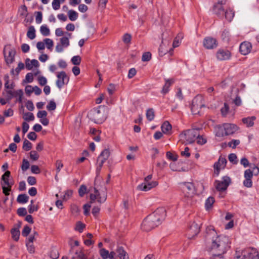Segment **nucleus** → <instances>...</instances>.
Here are the masks:
<instances>
[{
	"label": "nucleus",
	"instance_id": "0e129e2a",
	"mask_svg": "<svg viewBox=\"0 0 259 259\" xmlns=\"http://www.w3.org/2000/svg\"><path fill=\"white\" fill-rule=\"evenodd\" d=\"M44 41L47 45V47L48 49H50L53 46V41L52 39L50 38H46L44 39Z\"/></svg>",
	"mask_w": 259,
	"mask_h": 259
},
{
	"label": "nucleus",
	"instance_id": "2eb2a0df",
	"mask_svg": "<svg viewBox=\"0 0 259 259\" xmlns=\"http://www.w3.org/2000/svg\"><path fill=\"white\" fill-rule=\"evenodd\" d=\"M203 46L207 49H213L217 46V40L212 37H206L203 40Z\"/></svg>",
	"mask_w": 259,
	"mask_h": 259
},
{
	"label": "nucleus",
	"instance_id": "393cba45",
	"mask_svg": "<svg viewBox=\"0 0 259 259\" xmlns=\"http://www.w3.org/2000/svg\"><path fill=\"white\" fill-rule=\"evenodd\" d=\"M110 156V151L109 149H105L101 153L98 157V161H100L101 159L103 160H106Z\"/></svg>",
	"mask_w": 259,
	"mask_h": 259
},
{
	"label": "nucleus",
	"instance_id": "9b49d317",
	"mask_svg": "<svg viewBox=\"0 0 259 259\" xmlns=\"http://www.w3.org/2000/svg\"><path fill=\"white\" fill-rule=\"evenodd\" d=\"M231 180L229 177H224L222 181H216L215 182V188L219 191H223L227 189L229 185Z\"/></svg>",
	"mask_w": 259,
	"mask_h": 259
},
{
	"label": "nucleus",
	"instance_id": "a878e982",
	"mask_svg": "<svg viewBox=\"0 0 259 259\" xmlns=\"http://www.w3.org/2000/svg\"><path fill=\"white\" fill-rule=\"evenodd\" d=\"M12 238L16 241H18L20 236V231L18 228H14L11 230Z\"/></svg>",
	"mask_w": 259,
	"mask_h": 259
},
{
	"label": "nucleus",
	"instance_id": "2f4dec72",
	"mask_svg": "<svg viewBox=\"0 0 259 259\" xmlns=\"http://www.w3.org/2000/svg\"><path fill=\"white\" fill-rule=\"evenodd\" d=\"M69 19L72 21H75L78 18V13L74 10H69L68 12Z\"/></svg>",
	"mask_w": 259,
	"mask_h": 259
},
{
	"label": "nucleus",
	"instance_id": "bf43d9fd",
	"mask_svg": "<svg viewBox=\"0 0 259 259\" xmlns=\"http://www.w3.org/2000/svg\"><path fill=\"white\" fill-rule=\"evenodd\" d=\"M30 157L33 160H37L39 158L38 154L35 151H31L30 152Z\"/></svg>",
	"mask_w": 259,
	"mask_h": 259
},
{
	"label": "nucleus",
	"instance_id": "7ed1b4c3",
	"mask_svg": "<svg viewBox=\"0 0 259 259\" xmlns=\"http://www.w3.org/2000/svg\"><path fill=\"white\" fill-rule=\"evenodd\" d=\"M238 130V127L231 123H224L222 125L217 127L216 135L219 137H223L234 134Z\"/></svg>",
	"mask_w": 259,
	"mask_h": 259
},
{
	"label": "nucleus",
	"instance_id": "6ab92c4d",
	"mask_svg": "<svg viewBox=\"0 0 259 259\" xmlns=\"http://www.w3.org/2000/svg\"><path fill=\"white\" fill-rule=\"evenodd\" d=\"M213 12L215 14L217 15L218 16H223L225 12L223 5H221L219 4H216L213 6Z\"/></svg>",
	"mask_w": 259,
	"mask_h": 259
},
{
	"label": "nucleus",
	"instance_id": "20e7f679",
	"mask_svg": "<svg viewBox=\"0 0 259 259\" xmlns=\"http://www.w3.org/2000/svg\"><path fill=\"white\" fill-rule=\"evenodd\" d=\"M101 106H99L97 108L91 110L88 113V116L89 119L96 123H102L106 119L104 111H101Z\"/></svg>",
	"mask_w": 259,
	"mask_h": 259
},
{
	"label": "nucleus",
	"instance_id": "79ce46f5",
	"mask_svg": "<svg viewBox=\"0 0 259 259\" xmlns=\"http://www.w3.org/2000/svg\"><path fill=\"white\" fill-rule=\"evenodd\" d=\"M162 44H163V42H162ZM168 49H166L165 46H164L163 44H161L160 46V47L159 48V54L160 56H163L164 55L166 54L167 52H168Z\"/></svg>",
	"mask_w": 259,
	"mask_h": 259
},
{
	"label": "nucleus",
	"instance_id": "ddd939ff",
	"mask_svg": "<svg viewBox=\"0 0 259 259\" xmlns=\"http://www.w3.org/2000/svg\"><path fill=\"white\" fill-rule=\"evenodd\" d=\"M158 183L157 181L144 182L137 186V189L140 191H148L151 189L156 187Z\"/></svg>",
	"mask_w": 259,
	"mask_h": 259
},
{
	"label": "nucleus",
	"instance_id": "6e6d98bb",
	"mask_svg": "<svg viewBox=\"0 0 259 259\" xmlns=\"http://www.w3.org/2000/svg\"><path fill=\"white\" fill-rule=\"evenodd\" d=\"M151 58V54L150 52H145L142 55V60L143 61H148Z\"/></svg>",
	"mask_w": 259,
	"mask_h": 259
},
{
	"label": "nucleus",
	"instance_id": "680f3d73",
	"mask_svg": "<svg viewBox=\"0 0 259 259\" xmlns=\"http://www.w3.org/2000/svg\"><path fill=\"white\" fill-rule=\"evenodd\" d=\"M37 80L39 84L41 86L45 85L47 82L46 78L42 76H39Z\"/></svg>",
	"mask_w": 259,
	"mask_h": 259
},
{
	"label": "nucleus",
	"instance_id": "b1692460",
	"mask_svg": "<svg viewBox=\"0 0 259 259\" xmlns=\"http://www.w3.org/2000/svg\"><path fill=\"white\" fill-rule=\"evenodd\" d=\"M255 119V116L248 117L243 118L242 119V122L247 127L252 126L254 124V120Z\"/></svg>",
	"mask_w": 259,
	"mask_h": 259
},
{
	"label": "nucleus",
	"instance_id": "e433bc0d",
	"mask_svg": "<svg viewBox=\"0 0 259 259\" xmlns=\"http://www.w3.org/2000/svg\"><path fill=\"white\" fill-rule=\"evenodd\" d=\"M50 256L53 259L58 258L59 256V253L58 250L55 248H52L51 250Z\"/></svg>",
	"mask_w": 259,
	"mask_h": 259
},
{
	"label": "nucleus",
	"instance_id": "473e14b6",
	"mask_svg": "<svg viewBox=\"0 0 259 259\" xmlns=\"http://www.w3.org/2000/svg\"><path fill=\"white\" fill-rule=\"evenodd\" d=\"M155 117L154 112L152 108H150L147 110L146 117L149 121L152 120Z\"/></svg>",
	"mask_w": 259,
	"mask_h": 259
},
{
	"label": "nucleus",
	"instance_id": "6e6552de",
	"mask_svg": "<svg viewBox=\"0 0 259 259\" xmlns=\"http://www.w3.org/2000/svg\"><path fill=\"white\" fill-rule=\"evenodd\" d=\"M5 61L7 64L12 63L15 60L16 51L12 48L10 46L6 47L4 49Z\"/></svg>",
	"mask_w": 259,
	"mask_h": 259
},
{
	"label": "nucleus",
	"instance_id": "c9c22d12",
	"mask_svg": "<svg viewBox=\"0 0 259 259\" xmlns=\"http://www.w3.org/2000/svg\"><path fill=\"white\" fill-rule=\"evenodd\" d=\"M214 202V199L212 197H208L205 201V207L206 209H209Z\"/></svg>",
	"mask_w": 259,
	"mask_h": 259
},
{
	"label": "nucleus",
	"instance_id": "dca6fc26",
	"mask_svg": "<svg viewBox=\"0 0 259 259\" xmlns=\"http://www.w3.org/2000/svg\"><path fill=\"white\" fill-rule=\"evenodd\" d=\"M227 160L225 157H220L218 162H215L214 164V168L215 169V173L217 175H219L220 170L221 168H224L225 167Z\"/></svg>",
	"mask_w": 259,
	"mask_h": 259
},
{
	"label": "nucleus",
	"instance_id": "9d476101",
	"mask_svg": "<svg viewBox=\"0 0 259 259\" xmlns=\"http://www.w3.org/2000/svg\"><path fill=\"white\" fill-rule=\"evenodd\" d=\"M202 101V98L201 96H197L193 99L191 106V111L193 114L199 113L200 109L204 106Z\"/></svg>",
	"mask_w": 259,
	"mask_h": 259
},
{
	"label": "nucleus",
	"instance_id": "c03bdc74",
	"mask_svg": "<svg viewBox=\"0 0 259 259\" xmlns=\"http://www.w3.org/2000/svg\"><path fill=\"white\" fill-rule=\"evenodd\" d=\"M30 164L29 161L25 159H23L22 161V164L21 165V169L23 171H26L29 167Z\"/></svg>",
	"mask_w": 259,
	"mask_h": 259
},
{
	"label": "nucleus",
	"instance_id": "de8ad7c7",
	"mask_svg": "<svg viewBox=\"0 0 259 259\" xmlns=\"http://www.w3.org/2000/svg\"><path fill=\"white\" fill-rule=\"evenodd\" d=\"M60 44L64 47H67L69 45V41L68 37H63L60 39Z\"/></svg>",
	"mask_w": 259,
	"mask_h": 259
},
{
	"label": "nucleus",
	"instance_id": "774afa93",
	"mask_svg": "<svg viewBox=\"0 0 259 259\" xmlns=\"http://www.w3.org/2000/svg\"><path fill=\"white\" fill-rule=\"evenodd\" d=\"M75 254L78 259H84L87 257L85 254L81 251H76Z\"/></svg>",
	"mask_w": 259,
	"mask_h": 259
},
{
	"label": "nucleus",
	"instance_id": "a18cd8bd",
	"mask_svg": "<svg viewBox=\"0 0 259 259\" xmlns=\"http://www.w3.org/2000/svg\"><path fill=\"white\" fill-rule=\"evenodd\" d=\"M56 108V103L54 101H50L47 106V109L49 111L55 110Z\"/></svg>",
	"mask_w": 259,
	"mask_h": 259
},
{
	"label": "nucleus",
	"instance_id": "4be33fe9",
	"mask_svg": "<svg viewBox=\"0 0 259 259\" xmlns=\"http://www.w3.org/2000/svg\"><path fill=\"white\" fill-rule=\"evenodd\" d=\"M161 128L163 133L167 135L170 134L172 126L168 121H164L162 124Z\"/></svg>",
	"mask_w": 259,
	"mask_h": 259
},
{
	"label": "nucleus",
	"instance_id": "39448f33",
	"mask_svg": "<svg viewBox=\"0 0 259 259\" xmlns=\"http://www.w3.org/2000/svg\"><path fill=\"white\" fill-rule=\"evenodd\" d=\"M250 254H253V259H259L258 252L257 250L254 248H247L241 250H236L235 258L236 259H245L246 258V256H248Z\"/></svg>",
	"mask_w": 259,
	"mask_h": 259
},
{
	"label": "nucleus",
	"instance_id": "f257e3e1",
	"mask_svg": "<svg viewBox=\"0 0 259 259\" xmlns=\"http://www.w3.org/2000/svg\"><path fill=\"white\" fill-rule=\"evenodd\" d=\"M206 239L211 242L209 250L215 256H220L225 253L229 248V238L225 236H217L213 227L209 226L206 228Z\"/></svg>",
	"mask_w": 259,
	"mask_h": 259
},
{
	"label": "nucleus",
	"instance_id": "c85d7f7f",
	"mask_svg": "<svg viewBox=\"0 0 259 259\" xmlns=\"http://www.w3.org/2000/svg\"><path fill=\"white\" fill-rule=\"evenodd\" d=\"M11 175L10 171H6L2 177V180L4 181L5 184L8 187H11L12 184L9 182V179H5L6 178H9Z\"/></svg>",
	"mask_w": 259,
	"mask_h": 259
},
{
	"label": "nucleus",
	"instance_id": "423d86ee",
	"mask_svg": "<svg viewBox=\"0 0 259 259\" xmlns=\"http://www.w3.org/2000/svg\"><path fill=\"white\" fill-rule=\"evenodd\" d=\"M199 129L193 128L184 131L181 134L180 136L182 139L186 141L187 144L193 143L198 136Z\"/></svg>",
	"mask_w": 259,
	"mask_h": 259
},
{
	"label": "nucleus",
	"instance_id": "f03ea898",
	"mask_svg": "<svg viewBox=\"0 0 259 259\" xmlns=\"http://www.w3.org/2000/svg\"><path fill=\"white\" fill-rule=\"evenodd\" d=\"M166 215V210L163 207L157 208L154 212L147 216L143 221L142 228L145 231H150L161 224Z\"/></svg>",
	"mask_w": 259,
	"mask_h": 259
},
{
	"label": "nucleus",
	"instance_id": "4c0bfd02",
	"mask_svg": "<svg viewBox=\"0 0 259 259\" xmlns=\"http://www.w3.org/2000/svg\"><path fill=\"white\" fill-rule=\"evenodd\" d=\"M32 148V144L27 140L25 139L23 141V149L28 151Z\"/></svg>",
	"mask_w": 259,
	"mask_h": 259
},
{
	"label": "nucleus",
	"instance_id": "603ef678",
	"mask_svg": "<svg viewBox=\"0 0 259 259\" xmlns=\"http://www.w3.org/2000/svg\"><path fill=\"white\" fill-rule=\"evenodd\" d=\"M229 161L234 163V164H237V157L235 154L231 153L229 155L228 157Z\"/></svg>",
	"mask_w": 259,
	"mask_h": 259
},
{
	"label": "nucleus",
	"instance_id": "1a4fd4ad",
	"mask_svg": "<svg viewBox=\"0 0 259 259\" xmlns=\"http://www.w3.org/2000/svg\"><path fill=\"white\" fill-rule=\"evenodd\" d=\"M95 194H91V203H93L97 199L98 202L101 203L105 202L107 199V195L104 191L100 192L96 188H94Z\"/></svg>",
	"mask_w": 259,
	"mask_h": 259
},
{
	"label": "nucleus",
	"instance_id": "5fc2aeb1",
	"mask_svg": "<svg viewBox=\"0 0 259 259\" xmlns=\"http://www.w3.org/2000/svg\"><path fill=\"white\" fill-rule=\"evenodd\" d=\"M166 157L171 160L175 161L177 160L178 156L176 155L173 154L171 152L168 151L166 152Z\"/></svg>",
	"mask_w": 259,
	"mask_h": 259
},
{
	"label": "nucleus",
	"instance_id": "13d9d810",
	"mask_svg": "<svg viewBox=\"0 0 259 259\" xmlns=\"http://www.w3.org/2000/svg\"><path fill=\"white\" fill-rule=\"evenodd\" d=\"M35 13L36 14L35 18L36 23L39 24L41 22L42 20V13L41 12H36Z\"/></svg>",
	"mask_w": 259,
	"mask_h": 259
},
{
	"label": "nucleus",
	"instance_id": "37998d69",
	"mask_svg": "<svg viewBox=\"0 0 259 259\" xmlns=\"http://www.w3.org/2000/svg\"><path fill=\"white\" fill-rule=\"evenodd\" d=\"M81 57L79 56H73L71 59V62L73 64L75 65H79L81 62Z\"/></svg>",
	"mask_w": 259,
	"mask_h": 259
},
{
	"label": "nucleus",
	"instance_id": "cd10ccee",
	"mask_svg": "<svg viewBox=\"0 0 259 259\" xmlns=\"http://www.w3.org/2000/svg\"><path fill=\"white\" fill-rule=\"evenodd\" d=\"M27 36L30 39H33L35 37V30L34 26H31L29 27L27 32Z\"/></svg>",
	"mask_w": 259,
	"mask_h": 259
},
{
	"label": "nucleus",
	"instance_id": "4468645a",
	"mask_svg": "<svg viewBox=\"0 0 259 259\" xmlns=\"http://www.w3.org/2000/svg\"><path fill=\"white\" fill-rule=\"evenodd\" d=\"M252 49V45L248 41H244L240 45L239 51L241 54L246 55L248 54Z\"/></svg>",
	"mask_w": 259,
	"mask_h": 259
},
{
	"label": "nucleus",
	"instance_id": "4d7b16f0",
	"mask_svg": "<svg viewBox=\"0 0 259 259\" xmlns=\"http://www.w3.org/2000/svg\"><path fill=\"white\" fill-rule=\"evenodd\" d=\"M73 191L71 190H67L65 191V194L63 196V200H67L69 199L72 195Z\"/></svg>",
	"mask_w": 259,
	"mask_h": 259
},
{
	"label": "nucleus",
	"instance_id": "412c9836",
	"mask_svg": "<svg viewBox=\"0 0 259 259\" xmlns=\"http://www.w3.org/2000/svg\"><path fill=\"white\" fill-rule=\"evenodd\" d=\"M165 83L163 85L161 90V93L163 95L167 94L169 91V88L174 82L173 79H165Z\"/></svg>",
	"mask_w": 259,
	"mask_h": 259
},
{
	"label": "nucleus",
	"instance_id": "bb28decb",
	"mask_svg": "<svg viewBox=\"0 0 259 259\" xmlns=\"http://www.w3.org/2000/svg\"><path fill=\"white\" fill-rule=\"evenodd\" d=\"M24 68V64L20 62L19 63L18 65V67L14 70V69H12L11 71V73L13 75H18L20 72V71L23 69Z\"/></svg>",
	"mask_w": 259,
	"mask_h": 259
},
{
	"label": "nucleus",
	"instance_id": "3c124183",
	"mask_svg": "<svg viewBox=\"0 0 259 259\" xmlns=\"http://www.w3.org/2000/svg\"><path fill=\"white\" fill-rule=\"evenodd\" d=\"M116 91V85L113 83H110L107 88V91L109 95H112Z\"/></svg>",
	"mask_w": 259,
	"mask_h": 259
},
{
	"label": "nucleus",
	"instance_id": "f3484780",
	"mask_svg": "<svg viewBox=\"0 0 259 259\" xmlns=\"http://www.w3.org/2000/svg\"><path fill=\"white\" fill-rule=\"evenodd\" d=\"M216 56L218 60L223 61L229 59L231 56V53L228 50L220 49L217 52Z\"/></svg>",
	"mask_w": 259,
	"mask_h": 259
},
{
	"label": "nucleus",
	"instance_id": "c756f323",
	"mask_svg": "<svg viewBox=\"0 0 259 259\" xmlns=\"http://www.w3.org/2000/svg\"><path fill=\"white\" fill-rule=\"evenodd\" d=\"M29 197L26 194H20L19 195L17 201L19 203H25L28 202Z\"/></svg>",
	"mask_w": 259,
	"mask_h": 259
},
{
	"label": "nucleus",
	"instance_id": "49530a36",
	"mask_svg": "<svg viewBox=\"0 0 259 259\" xmlns=\"http://www.w3.org/2000/svg\"><path fill=\"white\" fill-rule=\"evenodd\" d=\"M87 190V188L85 185H81L78 190L79 195L80 197H83L84 196V195L86 193Z\"/></svg>",
	"mask_w": 259,
	"mask_h": 259
},
{
	"label": "nucleus",
	"instance_id": "052dcab7",
	"mask_svg": "<svg viewBox=\"0 0 259 259\" xmlns=\"http://www.w3.org/2000/svg\"><path fill=\"white\" fill-rule=\"evenodd\" d=\"M31 231V228L28 227V226H25L24 227V229L22 232V234L23 236L26 237L30 233Z\"/></svg>",
	"mask_w": 259,
	"mask_h": 259
},
{
	"label": "nucleus",
	"instance_id": "5701e85b",
	"mask_svg": "<svg viewBox=\"0 0 259 259\" xmlns=\"http://www.w3.org/2000/svg\"><path fill=\"white\" fill-rule=\"evenodd\" d=\"M116 251L117 253V255L120 259H129L127 253L123 249L122 247H118Z\"/></svg>",
	"mask_w": 259,
	"mask_h": 259
},
{
	"label": "nucleus",
	"instance_id": "864d4df0",
	"mask_svg": "<svg viewBox=\"0 0 259 259\" xmlns=\"http://www.w3.org/2000/svg\"><path fill=\"white\" fill-rule=\"evenodd\" d=\"M132 36L128 33H125L123 36L122 40L125 44H130L131 41Z\"/></svg>",
	"mask_w": 259,
	"mask_h": 259
},
{
	"label": "nucleus",
	"instance_id": "69168bd1",
	"mask_svg": "<svg viewBox=\"0 0 259 259\" xmlns=\"http://www.w3.org/2000/svg\"><path fill=\"white\" fill-rule=\"evenodd\" d=\"M33 74L32 73H28L25 76V82L30 83V82H32L33 81Z\"/></svg>",
	"mask_w": 259,
	"mask_h": 259
},
{
	"label": "nucleus",
	"instance_id": "8fccbe9b",
	"mask_svg": "<svg viewBox=\"0 0 259 259\" xmlns=\"http://www.w3.org/2000/svg\"><path fill=\"white\" fill-rule=\"evenodd\" d=\"M85 226L84 224H83L81 222H78L76 223L75 230L81 233L83 231V230L85 228Z\"/></svg>",
	"mask_w": 259,
	"mask_h": 259
},
{
	"label": "nucleus",
	"instance_id": "aec40b11",
	"mask_svg": "<svg viewBox=\"0 0 259 259\" xmlns=\"http://www.w3.org/2000/svg\"><path fill=\"white\" fill-rule=\"evenodd\" d=\"M26 68L28 70H31L33 67H37L39 66V63L37 60L33 59L30 60L29 59L27 58L25 60Z\"/></svg>",
	"mask_w": 259,
	"mask_h": 259
},
{
	"label": "nucleus",
	"instance_id": "a211bd4d",
	"mask_svg": "<svg viewBox=\"0 0 259 259\" xmlns=\"http://www.w3.org/2000/svg\"><path fill=\"white\" fill-rule=\"evenodd\" d=\"M57 77L58 79L56 85L58 88L61 89L65 84V79L67 78V75L64 71H61L57 74Z\"/></svg>",
	"mask_w": 259,
	"mask_h": 259
},
{
	"label": "nucleus",
	"instance_id": "0eeeda50",
	"mask_svg": "<svg viewBox=\"0 0 259 259\" xmlns=\"http://www.w3.org/2000/svg\"><path fill=\"white\" fill-rule=\"evenodd\" d=\"M182 190L185 197L188 198H192L196 192L194 184L190 182L184 183L182 185Z\"/></svg>",
	"mask_w": 259,
	"mask_h": 259
},
{
	"label": "nucleus",
	"instance_id": "58836bf2",
	"mask_svg": "<svg viewBox=\"0 0 259 259\" xmlns=\"http://www.w3.org/2000/svg\"><path fill=\"white\" fill-rule=\"evenodd\" d=\"M23 118L25 121H30L34 119V116L32 113L27 112L24 113Z\"/></svg>",
	"mask_w": 259,
	"mask_h": 259
},
{
	"label": "nucleus",
	"instance_id": "e2e57ef3",
	"mask_svg": "<svg viewBox=\"0 0 259 259\" xmlns=\"http://www.w3.org/2000/svg\"><path fill=\"white\" fill-rule=\"evenodd\" d=\"M63 164L62 163V161L60 160H57L56 162V170H57V173L58 174L61 169L63 167Z\"/></svg>",
	"mask_w": 259,
	"mask_h": 259
},
{
	"label": "nucleus",
	"instance_id": "09e8293b",
	"mask_svg": "<svg viewBox=\"0 0 259 259\" xmlns=\"http://www.w3.org/2000/svg\"><path fill=\"white\" fill-rule=\"evenodd\" d=\"M245 179H252L253 177V171L250 169H247L245 170L244 175Z\"/></svg>",
	"mask_w": 259,
	"mask_h": 259
},
{
	"label": "nucleus",
	"instance_id": "72a5a7b5",
	"mask_svg": "<svg viewBox=\"0 0 259 259\" xmlns=\"http://www.w3.org/2000/svg\"><path fill=\"white\" fill-rule=\"evenodd\" d=\"M224 14H225V18L229 21H231V20L234 17V12L232 10H226L224 12Z\"/></svg>",
	"mask_w": 259,
	"mask_h": 259
},
{
	"label": "nucleus",
	"instance_id": "f704fd0d",
	"mask_svg": "<svg viewBox=\"0 0 259 259\" xmlns=\"http://www.w3.org/2000/svg\"><path fill=\"white\" fill-rule=\"evenodd\" d=\"M40 31L44 36H48L50 33V29L47 25H42L40 27Z\"/></svg>",
	"mask_w": 259,
	"mask_h": 259
},
{
	"label": "nucleus",
	"instance_id": "a19ab883",
	"mask_svg": "<svg viewBox=\"0 0 259 259\" xmlns=\"http://www.w3.org/2000/svg\"><path fill=\"white\" fill-rule=\"evenodd\" d=\"M109 251L105 248L100 250V254L103 259H107L109 257Z\"/></svg>",
	"mask_w": 259,
	"mask_h": 259
},
{
	"label": "nucleus",
	"instance_id": "f8f14e48",
	"mask_svg": "<svg viewBox=\"0 0 259 259\" xmlns=\"http://www.w3.org/2000/svg\"><path fill=\"white\" fill-rule=\"evenodd\" d=\"M200 225L201 224L197 223L196 220L193 222L188 230L189 238H192L199 233Z\"/></svg>",
	"mask_w": 259,
	"mask_h": 259
},
{
	"label": "nucleus",
	"instance_id": "ea45409f",
	"mask_svg": "<svg viewBox=\"0 0 259 259\" xmlns=\"http://www.w3.org/2000/svg\"><path fill=\"white\" fill-rule=\"evenodd\" d=\"M70 211L72 214L77 215L79 212L78 207L75 204H71L70 205Z\"/></svg>",
	"mask_w": 259,
	"mask_h": 259
},
{
	"label": "nucleus",
	"instance_id": "338daca9",
	"mask_svg": "<svg viewBox=\"0 0 259 259\" xmlns=\"http://www.w3.org/2000/svg\"><path fill=\"white\" fill-rule=\"evenodd\" d=\"M239 144H240L239 140H233L230 142L229 143L228 145L233 148H235Z\"/></svg>",
	"mask_w": 259,
	"mask_h": 259
},
{
	"label": "nucleus",
	"instance_id": "7c9ffc66",
	"mask_svg": "<svg viewBox=\"0 0 259 259\" xmlns=\"http://www.w3.org/2000/svg\"><path fill=\"white\" fill-rule=\"evenodd\" d=\"M18 12L21 17H26L28 14L27 8L25 5H22L19 9Z\"/></svg>",
	"mask_w": 259,
	"mask_h": 259
}]
</instances>
